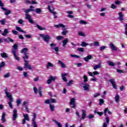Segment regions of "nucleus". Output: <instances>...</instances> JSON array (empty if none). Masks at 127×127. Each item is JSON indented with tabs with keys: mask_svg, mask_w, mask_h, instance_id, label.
<instances>
[{
	"mask_svg": "<svg viewBox=\"0 0 127 127\" xmlns=\"http://www.w3.org/2000/svg\"><path fill=\"white\" fill-rule=\"evenodd\" d=\"M47 68L49 69L50 67H54V65L50 62H48L47 64Z\"/></svg>",
	"mask_w": 127,
	"mask_h": 127,
	"instance_id": "29",
	"label": "nucleus"
},
{
	"mask_svg": "<svg viewBox=\"0 0 127 127\" xmlns=\"http://www.w3.org/2000/svg\"><path fill=\"white\" fill-rule=\"evenodd\" d=\"M0 22L2 24V25H4V24H5V22H6L5 19H3L2 20H0Z\"/></svg>",
	"mask_w": 127,
	"mask_h": 127,
	"instance_id": "41",
	"label": "nucleus"
},
{
	"mask_svg": "<svg viewBox=\"0 0 127 127\" xmlns=\"http://www.w3.org/2000/svg\"><path fill=\"white\" fill-rule=\"evenodd\" d=\"M109 46L113 51H117L118 48L115 46V44L113 43H110Z\"/></svg>",
	"mask_w": 127,
	"mask_h": 127,
	"instance_id": "10",
	"label": "nucleus"
},
{
	"mask_svg": "<svg viewBox=\"0 0 127 127\" xmlns=\"http://www.w3.org/2000/svg\"><path fill=\"white\" fill-rule=\"evenodd\" d=\"M63 38H64V37H63V36H58L56 37L57 40H61L63 39Z\"/></svg>",
	"mask_w": 127,
	"mask_h": 127,
	"instance_id": "45",
	"label": "nucleus"
},
{
	"mask_svg": "<svg viewBox=\"0 0 127 127\" xmlns=\"http://www.w3.org/2000/svg\"><path fill=\"white\" fill-rule=\"evenodd\" d=\"M23 75H24V77H25V78H27V77L28 76V74H27V72L25 71L23 72Z\"/></svg>",
	"mask_w": 127,
	"mask_h": 127,
	"instance_id": "62",
	"label": "nucleus"
},
{
	"mask_svg": "<svg viewBox=\"0 0 127 127\" xmlns=\"http://www.w3.org/2000/svg\"><path fill=\"white\" fill-rule=\"evenodd\" d=\"M115 102H116V103H119V102H120V96H119V95L117 94L115 96Z\"/></svg>",
	"mask_w": 127,
	"mask_h": 127,
	"instance_id": "34",
	"label": "nucleus"
},
{
	"mask_svg": "<svg viewBox=\"0 0 127 127\" xmlns=\"http://www.w3.org/2000/svg\"><path fill=\"white\" fill-rule=\"evenodd\" d=\"M102 67V64L101 63H100L98 65H95L93 66V69L95 70H97V69H99Z\"/></svg>",
	"mask_w": 127,
	"mask_h": 127,
	"instance_id": "22",
	"label": "nucleus"
},
{
	"mask_svg": "<svg viewBox=\"0 0 127 127\" xmlns=\"http://www.w3.org/2000/svg\"><path fill=\"white\" fill-rule=\"evenodd\" d=\"M83 89L84 91H89L90 89V85H89L87 83H84L83 86Z\"/></svg>",
	"mask_w": 127,
	"mask_h": 127,
	"instance_id": "15",
	"label": "nucleus"
},
{
	"mask_svg": "<svg viewBox=\"0 0 127 127\" xmlns=\"http://www.w3.org/2000/svg\"><path fill=\"white\" fill-rule=\"evenodd\" d=\"M34 11H35V12H36V13L38 14L41 13V12H42L41 8H37L35 10H34Z\"/></svg>",
	"mask_w": 127,
	"mask_h": 127,
	"instance_id": "28",
	"label": "nucleus"
},
{
	"mask_svg": "<svg viewBox=\"0 0 127 127\" xmlns=\"http://www.w3.org/2000/svg\"><path fill=\"white\" fill-rule=\"evenodd\" d=\"M16 29L18 31H19V32H21L22 31H23V30L21 29V28H20L19 26H16Z\"/></svg>",
	"mask_w": 127,
	"mask_h": 127,
	"instance_id": "43",
	"label": "nucleus"
},
{
	"mask_svg": "<svg viewBox=\"0 0 127 127\" xmlns=\"http://www.w3.org/2000/svg\"><path fill=\"white\" fill-rule=\"evenodd\" d=\"M94 114H97V115H99L100 117H101V116H102L104 114V113L98 112L97 110L94 111Z\"/></svg>",
	"mask_w": 127,
	"mask_h": 127,
	"instance_id": "37",
	"label": "nucleus"
},
{
	"mask_svg": "<svg viewBox=\"0 0 127 127\" xmlns=\"http://www.w3.org/2000/svg\"><path fill=\"white\" fill-rule=\"evenodd\" d=\"M117 71L118 72V73H120V74H122V73H124V71H123L121 69H117Z\"/></svg>",
	"mask_w": 127,
	"mask_h": 127,
	"instance_id": "61",
	"label": "nucleus"
},
{
	"mask_svg": "<svg viewBox=\"0 0 127 127\" xmlns=\"http://www.w3.org/2000/svg\"><path fill=\"white\" fill-rule=\"evenodd\" d=\"M9 77H10V74L9 73V72H8L6 74L4 75V78H8Z\"/></svg>",
	"mask_w": 127,
	"mask_h": 127,
	"instance_id": "51",
	"label": "nucleus"
},
{
	"mask_svg": "<svg viewBox=\"0 0 127 127\" xmlns=\"http://www.w3.org/2000/svg\"><path fill=\"white\" fill-rule=\"evenodd\" d=\"M17 118V110L16 109H14L13 111V115H12V120L13 121H15Z\"/></svg>",
	"mask_w": 127,
	"mask_h": 127,
	"instance_id": "9",
	"label": "nucleus"
},
{
	"mask_svg": "<svg viewBox=\"0 0 127 127\" xmlns=\"http://www.w3.org/2000/svg\"><path fill=\"white\" fill-rule=\"evenodd\" d=\"M76 99L75 98H71L70 102V105H74L75 104V101Z\"/></svg>",
	"mask_w": 127,
	"mask_h": 127,
	"instance_id": "38",
	"label": "nucleus"
},
{
	"mask_svg": "<svg viewBox=\"0 0 127 127\" xmlns=\"http://www.w3.org/2000/svg\"><path fill=\"white\" fill-rule=\"evenodd\" d=\"M100 95H101L100 93H96L94 95V98H97V97H99V96H100Z\"/></svg>",
	"mask_w": 127,
	"mask_h": 127,
	"instance_id": "59",
	"label": "nucleus"
},
{
	"mask_svg": "<svg viewBox=\"0 0 127 127\" xmlns=\"http://www.w3.org/2000/svg\"><path fill=\"white\" fill-rule=\"evenodd\" d=\"M91 58H93V56L88 55L86 57L84 58L83 59L86 62H88L89 60H91Z\"/></svg>",
	"mask_w": 127,
	"mask_h": 127,
	"instance_id": "18",
	"label": "nucleus"
},
{
	"mask_svg": "<svg viewBox=\"0 0 127 127\" xmlns=\"http://www.w3.org/2000/svg\"><path fill=\"white\" fill-rule=\"evenodd\" d=\"M59 64L61 65L62 68H66V64H65L62 61H58Z\"/></svg>",
	"mask_w": 127,
	"mask_h": 127,
	"instance_id": "26",
	"label": "nucleus"
},
{
	"mask_svg": "<svg viewBox=\"0 0 127 127\" xmlns=\"http://www.w3.org/2000/svg\"><path fill=\"white\" fill-rule=\"evenodd\" d=\"M31 11H34V9L30 8L25 10V19H27L30 23H31L32 24H34V21L32 20V17H31V16L29 14H28V12H31Z\"/></svg>",
	"mask_w": 127,
	"mask_h": 127,
	"instance_id": "2",
	"label": "nucleus"
},
{
	"mask_svg": "<svg viewBox=\"0 0 127 127\" xmlns=\"http://www.w3.org/2000/svg\"><path fill=\"white\" fill-rule=\"evenodd\" d=\"M94 44L95 46H97V47L100 46V44L98 42H94Z\"/></svg>",
	"mask_w": 127,
	"mask_h": 127,
	"instance_id": "58",
	"label": "nucleus"
},
{
	"mask_svg": "<svg viewBox=\"0 0 127 127\" xmlns=\"http://www.w3.org/2000/svg\"><path fill=\"white\" fill-rule=\"evenodd\" d=\"M83 79H84L83 82L84 83H86V82H88V77H87V75H84L83 76Z\"/></svg>",
	"mask_w": 127,
	"mask_h": 127,
	"instance_id": "42",
	"label": "nucleus"
},
{
	"mask_svg": "<svg viewBox=\"0 0 127 127\" xmlns=\"http://www.w3.org/2000/svg\"><path fill=\"white\" fill-rule=\"evenodd\" d=\"M75 114L76 115L78 119H80V113H79V111L78 110H76Z\"/></svg>",
	"mask_w": 127,
	"mask_h": 127,
	"instance_id": "54",
	"label": "nucleus"
},
{
	"mask_svg": "<svg viewBox=\"0 0 127 127\" xmlns=\"http://www.w3.org/2000/svg\"><path fill=\"white\" fill-rule=\"evenodd\" d=\"M9 32H8V29H5L4 30L3 33H1V35L3 36H5L6 34H8Z\"/></svg>",
	"mask_w": 127,
	"mask_h": 127,
	"instance_id": "20",
	"label": "nucleus"
},
{
	"mask_svg": "<svg viewBox=\"0 0 127 127\" xmlns=\"http://www.w3.org/2000/svg\"><path fill=\"white\" fill-rule=\"evenodd\" d=\"M79 23H80V24H87L88 22L85 20H80L79 21Z\"/></svg>",
	"mask_w": 127,
	"mask_h": 127,
	"instance_id": "40",
	"label": "nucleus"
},
{
	"mask_svg": "<svg viewBox=\"0 0 127 127\" xmlns=\"http://www.w3.org/2000/svg\"><path fill=\"white\" fill-rule=\"evenodd\" d=\"M12 47L13 49H12V50H15V51H16V50H17V48H18L17 44H14V45L12 46Z\"/></svg>",
	"mask_w": 127,
	"mask_h": 127,
	"instance_id": "35",
	"label": "nucleus"
},
{
	"mask_svg": "<svg viewBox=\"0 0 127 127\" xmlns=\"http://www.w3.org/2000/svg\"><path fill=\"white\" fill-rule=\"evenodd\" d=\"M54 27H56L57 28H59L60 27H62L63 31L62 32V34L63 35H66V33H68V31L66 30V25H64L62 23L59 24L58 25H55Z\"/></svg>",
	"mask_w": 127,
	"mask_h": 127,
	"instance_id": "4",
	"label": "nucleus"
},
{
	"mask_svg": "<svg viewBox=\"0 0 127 127\" xmlns=\"http://www.w3.org/2000/svg\"><path fill=\"white\" fill-rule=\"evenodd\" d=\"M107 64H108V65H109V66H111V67H114V66H115V65H116L115 64V63H114L113 62H111L110 61H107Z\"/></svg>",
	"mask_w": 127,
	"mask_h": 127,
	"instance_id": "27",
	"label": "nucleus"
},
{
	"mask_svg": "<svg viewBox=\"0 0 127 127\" xmlns=\"http://www.w3.org/2000/svg\"><path fill=\"white\" fill-rule=\"evenodd\" d=\"M50 108L51 112H54L55 111V106L54 105L50 104Z\"/></svg>",
	"mask_w": 127,
	"mask_h": 127,
	"instance_id": "30",
	"label": "nucleus"
},
{
	"mask_svg": "<svg viewBox=\"0 0 127 127\" xmlns=\"http://www.w3.org/2000/svg\"><path fill=\"white\" fill-rule=\"evenodd\" d=\"M0 56L2 57V58H7L8 57V56H7V54L5 53H1Z\"/></svg>",
	"mask_w": 127,
	"mask_h": 127,
	"instance_id": "33",
	"label": "nucleus"
},
{
	"mask_svg": "<svg viewBox=\"0 0 127 127\" xmlns=\"http://www.w3.org/2000/svg\"><path fill=\"white\" fill-rule=\"evenodd\" d=\"M50 46L51 47V49H53V48H55V46H56V44L52 43L50 45Z\"/></svg>",
	"mask_w": 127,
	"mask_h": 127,
	"instance_id": "47",
	"label": "nucleus"
},
{
	"mask_svg": "<svg viewBox=\"0 0 127 127\" xmlns=\"http://www.w3.org/2000/svg\"><path fill=\"white\" fill-rule=\"evenodd\" d=\"M87 117L88 119H93V118H94V115H93V114H90L87 116Z\"/></svg>",
	"mask_w": 127,
	"mask_h": 127,
	"instance_id": "60",
	"label": "nucleus"
},
{
	"mask_svg": "<svg viewBox=\"0 0 127 127\" xmlns=\"http://www.w3.org/2000/svg\"><path fill=\"white\" fill-rule=\"evenodd\" d=\"M107 48V46H102L100 47V51H104V50H105V49H106Z\"/></svg>",
	"mask_w": 127,
	"mask_h": 127,
	"instance_id": "39",
	"label": "nucleus"
},
{
	"mask_svg": "<svg viewBox=\"0 0 127 127\" xmlns=\"http://www.w3.org/2000/svg\"><path fill=\"white\" fill-rule=\"evenodd\" d=\"M86 119V111L85 110H82V117L79 119V122H81L82 120H85Z\"/></svg>",
	"mask_w": 127,
	"mask_h": 127,
	"instance_id": "11",
	"label": "nucleus"
},
{
	"mask_svg": "<svg viewBox=\"0 0 127 127\" xmlns=\"http://www.w3.org/2000/svg\"><path fill=\"white\" fill-rule=\"evenodd\" d=\"M50 103H56V100L55 99L52 98L50 100Z\"/></svg>",
	"mask_w": 127,
	"mask_h": 127,
	"instance_id": "57",
	"label": "nucleus"
},
{
	"mask_svg": "<svg viewBox=\"0 0 127 127\" xmlns=\"http://www.w3.org/2000/svg\"><path fill=\"white\" fill-rule=\"evenodd\" d=\"M110 7L111 8H113V9H115L117 8V6H116V5H115L114 4H112Z\"/></svg>",
	"mask_w": 127,
	"mask_h": 127,
	"instance_id": "55",
	"label": "nucleus"
},
{
	"mask_svg": "<svg viewBox=\"0 0 127 127\" xmlns=\"http://www.w3.org/2000/svg\"><path fill=\"white\" fill-rule=\"evenodd\" d=\"M12 33H13V34H15V35H17V33H18V32L14 30H12Z\"/></svg>",
	"mask_w": 127,
	"mask_h": 127,
	"instance_id": "63",
	"label": "nucleus"
},
{
	"mask_svg": "<svg viewBox=\"0 0 127 127\" xmlns=\"http://www.w3.org/2000/svg\"><path fill=\"white\" fill-rule=\"evenodd\" d=\"M48 9L49 10L50 12H51V13H52V14H53V15L54 16L55 18H57L58 16H57V15H56V14H57V13L56 12H55V11H54V10H52L51 9V8L50 7V5H48Z\"/></svg>",
	"mask_w": 127,
	"mask_h": 127,
	"instance_id": "8",
	"label": "nucleus"
},
{
	"mask_svg": "<svg viewBox=\"0 0 127 127\" xmlns=\"http://www.w3.org/2000/svg\"><path fill=\"white\" fill-rule=\"evenodd\" d=\"M68 42H69V39L68 38H65L63 41V47H65L67 45Z\"/></svg>",
	"mask_w": 127,
	"mask_h": 127,
	"instance_id": "16",
	"label": "nucleus"
},
{
	"mask_svg": "<svg viewBox=\"0 0 127 127\" xmlns=\"http://www.w3.org/2000/svg\"><path fill=\"white\" fill-rule=\"evenodd\" d=\"M45 104H47L48 105H51V102H50V99H46L45 102H44Z\"/></svg>",
	"mask_w": 127,
	"mask_h": 127,
	"instance_id": "44",
	"label": "nucleus"
},
{
	"mask_svg": "<svg viewBox=\"0 0 127 127\" xmlns=\"http://www.w3.org/2000/svg\"><path fill=\"white\" fill-rule=\"evenodd\" d=\"M24 117V120H25L26 121H28V122H29V117H28V114H23Z\"/></svg>",
	"mask_w": 127,
	"mask_h": 127,
	"instance_id": "31",
	"label": "nucleus"
},
{
	"mask_svg": "<svg viewBox=\"0 0 127 127\" xmlns=\"http://www.w3.org/2000/svg\"><path fill=\"white\" fill-rule=\"evenodd\" d=\"M55 80H57V77L50 76L49 79L47 80V83L48 84H51V82H52V81H55Z\"/></svg>",
	"mask_w": 127,
	"mask_h": 127,
	"instance_id": "7",
	"label": "nucleus"
},
{
	"mask_svg": "<svg viewBox=\"0 0 127 127\" xmlns=\"http://www.w3.org/2000/svg\"><path fill=\"white\" fill-rule=\"evenodd\" d=\"M118 14L119 15V19L121 22H123V20H124V14L121 12H119Z\"/></svg>",
	"mask_w": 127,
	"mask_h": 127,
	"instance_id": "17",
	"label": "nucleus"
},
{
	"mask_svg": "<svg viewBox=\"0 0 127 127\" xmlns=\"http://www.w3.org/2000/svg\"><path fill=\"white\" fill-rule=\"evenodd\" d=\"M39 35L43 38L45 42H46L47 44L49 43V41H50V36L44 34H39Z\"/></svg>",
	"mask_w": 127,
	"mask_h": 127,
	"instance_id": "5",
	"label": "nucleus"
},
{
	"mask_svg": "<svg viewBox=\"0 0 127 127\" xmlns=\"http://www.w3.org/2000/svg\"><path fill=\"white\" fill-rule=\"evenodd\" d=\"M53 122H54V123H55L56 125L58 126V127H62V125L61 124V123H60V122H59L55 120H53Z\"/></svg>",
	"mask_w": 127,
	"mask_h": 127,
	"instance_id": "25",
	"label": "nucleus"
},
{
	"mask_svg": "<svg viewBox=\"0 0 127 127\" xmlns=\"http://www.w3.org/2000/svg\"><path fill=\"white\" fill-rule=\"evenodd\" d=\"M68 76V73H62V77H66Z\"/></svg>",
	"mask_w": 127,
	"mask_h": 127,
	"instance_id": "64",
	"label": "nucleus"
},
{
	"mask_svg": "<svg viewBox=\"0 0 127 127\" xmlns=\"http://www.w3.org/2000/svg\"><path fill=\"white\" fill-rule=\"evenodd\" d=\"M1 121H2V123H5L6 120H5V112L3 113L2 114Z\"/></svg>",
	"mask_w": 127,
	"mask_h": 127,
	"instance_id": "24",
	"label": "nucleus"
},
{
	"mask_svg": "<svg viewBox=\"0 0 127 127\" xmlns=\"http://www.w3.org/2000/svg\"><path fill=\"white\" fill-rule=\"evenodd\" d=\"M107 112H108V113L109 115H112V112H111V111H110V110H109V109H108V108H106L104 111V116H107Z\"/></svg>",
	"mask_w": 127,
	"mask_h": 127,
	"instance_id": "23",
	"label": "nucleus"
},
{
	"mask_svg": "<svg viewBox=\"0 0 127 127\" xmlns=\"http://www.w3.org/2000/svg\"><path fill=\"white\" fill-rule=\"evenodd\" d=\"M5 94L6 96V97L8 98V99L9 100V102H8V105H9L10 109H13V107H12V102H13V99L12 98V95L9 93L8 92H7V89H6L4 90Z\"/></svg>",
	"mask_w": 127,
	"mask_h": 127,
	"instance_id": "3",
	"label": "nucleus"
},
{
	"mask_svg": "<svg viewBox=\"0 0 127 127\" xmlns=\"http://www.w3.org/2000/svg\"><path fill=\"white\" fill-rule=\"evenodd\" d=\"M12 53L14 56L15 60H17V61H19V58L17 56V55H16V51L14 50H12Z\"/></svg>",
	"mask_w": 127,
	"mask_h": 127,
	"instance_id": "12",
	"label": "nucleus"
},
{
	"mask_svg": "<svg viewBox=\"0 0 127 127\" xmlns=\"http://www.w3.org/2000/svg\"><path fill=\"white\" fill-rule=\"evenodd\" d=\"M104 104V99H99V105L100 106H102V105Z\"/></svg>",
	"mask_w": 127,
	"mask_h": 127,
	"instance_id": "48",
	"label": "nucleus"
},
{
	"mask_svg": "<svg viewBox=\"0 0 127 127\" xmlns=\"http://www.w3.org/2000/svg\"><path fill=\"white\" fill-rule=\"evenodd\" d=\"M24 36L26 37V38H31V37H32V35L30 34L25 35Z\"/></svg>",
	"mask_w": 127,
	"mask_h": 127,
	"instance_id": "56",
	"label": "nucleus"
},
{
	"mask_svg": "<svg viewBox=\"0 0 127 127\" xmlns=\"http://www.w3.org/2000/svg\"><path fill=\"white\" fill-rule=\"evenodd\" d=\"M78 35H79V36H82V37H85V36H86L85 33L82 31L78 32Z\"/></svg>",
	"mask_w": 127,
	"mask_h": 127,
	"instance_id": "36",
	"label": "nucleus"
},
{
	"mask_svg": "<svg viewBox=\"0 0 127 127\" xmlns=\"http://www.w3.org/2000/svg\"><path fill=\"white\" fill-rule=\"evenodd\" d=\"M109 82L112 84L114 89H117V85H116V81H115V79H111L109 80Z\"/></svg>",
	"mask_w": 127,
	"mask_h": 127,
	"instance_id": "14",
	"label": "nucleus"
},
{
	"mask_svg": "<svg viewBox=\"0 0 127 127\" xmlns=\"http://www.w3.org/2000/svg\"><path fill=\"white\" fill-rule=\"evenodd\" d=\"M23 22H24V21L22 19H19L18 21V23H19V24H22Z\"/></svg>",
	"mask_w": 127,
	"mask_h": 127,
	"instance_id": "52",
	"label": "nucleus"
},
{
	"mask_svg": "<svg viewBox=\"0 0 127 127\" xmlns=\"http://www.w3.org/2000/svg\"><path fill=\"white\" fill-rule=\"evenodd\" d=\"M28 49L27 48H24L21 50V53L24 55L22 57V59L24 60V69H29V70H32V67L29 64V62L26 61L29 58L28 56Z\"/></svg>",
	"mask_w": 127,
	"mask_h": 127,
	"instance_id": "1",
	"label": "nucleus"
},
{
	"mask_svg": "<svg viewBox=\"0 0 127 127\" xmlns=\"http://www.w3.org/2000/svg\"><path fill=\"white\" fill-rule=\"evenodd\" d=\"M1 8L2 9V10H4V11H6L5 12V15H8V14H10V13H11V11H10V10H8L7 9L3 7H1Z\"/></svg>",
	"mask_w": 127,
	"mask_h": 127,
	"instance_id": "13",
	"label": "nucleus"
},
{
	"mask_svg": "<svg viewBox=\"0 0 127 127\" xmlns=\"http://www.w3.org/2000/svg\"><path fill=\"white\" fill-rule=\"evenodd\" d=\"M33 90L36 95H37V91H38L40 97H43V94H42V87H41V86H39L38 89H37L36 87H34Z\"/></svg>",
	"mask_w": 127,
	"mask_h": 127,
	"instance_id": "6",
	"label": "nucleus"
},
{
	"mask_svg": "<svg viewBox=\"0 0 127 127\" xmlns=\"http://www.w3.org/2000/svg\"><path fill=\"white\" fill-rule=\"evenodd\" d=\"M70 56L75 58H80V56L76 55L70 54Z\"/></svg>",
	"mask_w": 127,
	"mask_h": 127,
	"instance_id": "50",
	"label": "nucleus"
},
{
	"mask_svg": "<svg viewBox=\"0 0 127 127\" xmlns=\"http://www.w3.org/2000/svg\"><path fill=\"white\" fill-rule=\"evenodd\" d=\"M4 41H6V42H7L8 43H9V42H12V43L14 42L13 40H12V39L9 37H8V39H4Z\"/></svg>",
	"mask_w": 127,
	"mask_h": 127,
	"instance_id": "21",
	"label": "nucleus"
},
{
	"mask_svg": "<svg viewBox=\"0 0 127 127\" xmlns=\"http://www.w3.org/2000/svg\"><path fill=\"white\" fill-rule=\"evenodd\" d=\"M77 51L79 52H84V48H79L77 49Z\"/></svg>",
	"mask_w": 127,
	"mask_h": 127,
	"instance_id": "49",
	"label": "nucleus"
},
{
	"mask_svg": "<svg viewBox=\"0 0 127 127\" xmlns=\"http://www.w3.org/2000/svg\"><path fill=\"white\" fill-rule=\"evenodd\" d=\"M16 103L17 106H19V105H20V104H21V99H17L16 101Z\"/></svg>",
	"mask_w": 127,
	"mask_h": 127,
	"instance_id": "46",
	"label": "nucleus"
},
{
	"mask_svg": "<svg viewBox=\"0 0 127 127\" xmlns=\"http://www.w3.org/2000/svg\"><path fill=\"white\" fill-rule=\"evenodd\" d=\"M80 45L82 47H86V46H89V44L83 41V42H81V44Z\"/></svg>",
	"mask_w": 127,
	"mask_h": 127,
	"instance_id": "32",
	"label": "nucleus"
},
{
	"mask_svg": "<svg viewBox=\"0 0 127 127\" xmlns=\"http://www.w3.org/2000/svg\"><path fill=\"white\" fill-rule=\"evenodd\" d=\"M36 27H37L39 30H46V28H44L38 24L36 25Z\"/></svg>",
	"mask_w": 127,
	"mask_h": 127,
	"instance_id": "19",
	"label": "nucleus"
},
{
	"mask_svg": "<svg viewBox=\"0 0 127 127\" xmlns=\"http://www.w3.org/2000/svg\"><path fill=\"white\" fill-rule=\"evenodd\" d=\"M73 80H71L67 83V86H72V84H73Z\"/></svg>",
	"mask_w": 127,
	"mask_h": 127,
	"instance_id": "53",
	"label": "nucleus"
}]
</instances>
